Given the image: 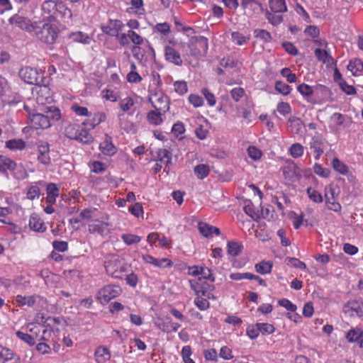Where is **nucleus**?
Wrapping results in <instances>:
<instances>
[{
    "label": "nucleus",
    "instance_id": "obj_25",
    "mask_svg": "<svg viewBox=\"0 0 363 363\" xmlns=\"http://www.w3.org/2000/svg\"><path fill=\"white\" fill-rule=\"evenodd\" d=\"M172 153L170 150L167 148H159L156 151V161L168 166L172 164Z\"/></svg>",
    "mask_w": 363,
    "mask_h": 363
},
{
    "label": "nucleus",
    "instance_id": "obj_43",
    "mask_svg": "<svg viewBox=\"0 0 363 363\" xmlns=\"http://www.w3.org/2000/svg\"><path fill=\"white\" fill-rule=\"evenodd\" d=\"M273 264L269 261H262L255 264L256 272L261 274H269L272 272Z\"/></svg>",
    "mask_w": 363,
    "mask_h": 363
},
{
    "label": "nucleus",
    "instance_id": "obj_42",
    "mask_svg": "<svg viewBox=\"0 0 363 363\" xmlns=\"http://www.w3.org/2000/svg\"><path fill=\"white\" fill-rule=\"evenodd\" d=\"M122 289L119 286L108 284L99 291V295H120Z\"/></svg>",
    "mask_w": 363,
    "mask_h": 363
},
{
    "label": "nucleus",
    "instance_id": "obj_49",
    "mask_svg": "<svg viewBox=\"0 0 363 363\" xmlns=\"http://www.w3.org/2000/svg\"><path fill=\"white\" fill-rule=\"evenodd\" d=\"M306 193L308 196V198L312 201L317 203H320L323 202V196L321 195V194L319 191H316L313 188H312L311 186L308 187L306 189Z\"/></svg>",
    "mask_w": 363,
    "mask_h": 363
},
{
    "label": "nucleus",
    "instance_id": "obj_15",
    "mask_svg": "<svg viewBox=\"0 0 363 363\" xmlns=\"http://www.w3.org/2000/svg\"><path fill=\"white\" fill-rule=\"evenodd\" d=\"M207 280H203L201 278H199L196 281H191V285L194 289L196 295H209V294L213 290L214 286L211 284L206 283Z\"/></svg>",
    "mask_w": 363,
    "mask_h": 363
},
{
    "label": "nucleus",
    "instance_id": "obj_30",
    "mask_svg": "<svg viewBox=\"0 0 363 363\" xmlns=\"http://www.w3.org/2000/svg\"><path fill=\"white\" fill-rule=\"evenodd\" d=\"M155 324L160 330L167 333L176 332L181 326L179 323H172L168 318L166 321L156 322Z\"/></svg>",
    "mask_w": 363,
    "mask_h": 363
},
{
    "label": "nucleus",
    "instance_id": "obj_52",
    "mask_svg": "<svg viewBox=\"0 0 363 363\" xmlns=\"http://www.w3.org/2000/svg\"><path fill=\"white\" fill-rule=\"evenodd\" d=\"M277 13H273L272 11H267L266 18L268 21L273 26H278L283 21V17Z\"/></svg>",
    "mask_w": 363,
    "mask_h": 363
},
{
    "label": "nucleus",
    "instance_id": "obj_34",
    "mask_svg": "<svg viewBox=\"0 0 363 363\" xmlns=\"http://www.w3.org/2000/svg\"><path fill=\"white\" fill-rule=\"evenodd\" d=\"M128 114L118 113V125L126 132L132 130L135 128V124L129 119Z\"/></svg>",
    "mask_w": 363,
    "mask_h": 363
},
{
    "label": "nucleus",
    "instance_id": "obj_31",
    "mask_svg": "<svg viewBox=\"0 0 363 363\" xmlns=\"http://www.w3.org/2000/svg\"><path fill=\"white\" fill-rule=\"evenodd\" d=\"M126 79L130 84H138L143 81V77L138 73L137 66L133 62L130 63V72L126 75Z\"/></svg>",
    "mask_w": 363,
    "mask_h": 363
},
{
    "label": "nucleus",
    "instance_id": "obj_22",
    "mask_svg": "<svg viewBox=\"0 0 363 363\" xmlns=\"http://www.w3.org/2000/svg\"><path fill=\"white\" fill-rule=\"evenodd\" d=\"M28 226L30 230L40 233L45 232L47 228L43 220L36 213H33L30 216Z\"/></svg>",
    "mask_w": 363,
    "mask_h": 363
},
{
    "label": "nucleus",
    "instance_id": "obj_57",
    "mask_svg": "<svg viewBox=\"0 0 363 363\" xmlns=\"http://www.w3.org/2000/svg\"><path fill=\"white\" fill-rule=\"evenodd\" d=\"M331 121L337 127L344 126L346 121V116L340 113H334L330 117Z\"/></svg>",
    "mask_w": 363,
    "mask_h": 363
},
{
    "label": "nucleus",
    "instance_id": "obj_59",
    "mask_svg": "<svg viewBox=\"0 0 363 363\" xmlns=\"http://www.w3.org/2000/svg\"><path fill=\"white\" fill-rule=\"evenodd\" d=\"M201 94L204 96L209 106H214L216 105V96L208 88H203Z\"/></svg>",
    "mask_w": 363,
    "mask_h": 363
},
{
    "label": "nucleus",
    "instance_id": "obj_11",
    "mask_svg": "<svg viewBox=\"0 0 363 363\" xmlns=\"http://www.w3.org/2000/svg\"><path fill=\"white\" fill-rule=\"evenodd\" d=\"M57 6L58 4L53 0H45L43 1L41 5V11L44 18H46L50 22L56 21L57 19L56 16Z\"/></svg>",
    "mask_w": 363,
    "mask_h": 363
},
{
    "label": "nucleus",
    "instance_id": "obj_41",
    "mask_svg": "<svg viewBox=\"0 0 363 363\" xmlns=\"http://www.w3.org/2000/svg\"><path fill=\"white\" fill-rule=\"evenodd\" d=\"M250 39V35H244L238 31H233L231 33V40L233 43L237 45H243L248 43Z\"/></svg>",
    "mask_w": 363,
    "mask_h": 363
},
{
    "label": "nucleus",
    "instance_id": "obj_54",
    "mask_svg": "<svg viewBox=\"0 0 363 363\" xmlns=\"http://www.w3.org/2000/svg\"><path fill=\"white\" fill-rule=\"evenodd\" d=\"M199 270H200L199 275L201 276L200 278L202 279V281L208 280V281H210L211 283L214 282L215 277L211 273V270L209 268H208L206 266H201Z\"/></svg>",
    "mask_w": 363,
    "mask_h": 363
},
{
    "label": "nucleus",
    "instance_id": "obj_37",
    "mask_svg": "<svg viewBox=\"0 0 363 363\" xmlns=\"http://www.w3.org/2000/svg\"><path fill=\"white\" fill-rule=\"evenodd\" d=\"M26 146V142L21 138L9 140L5 143V147L11 150H23Z\"/></svg>",
    "mask_w": 363,
    "mask_h": 363
},
{
    "label": "nucleus",
    "instance_id": "obj_35",
    "mask_svg": "<svg viewBox=\"0 0 363 363\" xmlns=\"http://www.w3.org/2000/svg\"><path fill=\"white\" fill-rule=\"evenodd\" d=\"M94 356L98 363H105L111 358V353L107 347L100 346L96 350Z\"/></svg>",
    "mask_w": 363,
    "mask_h": 363
},
{
    "label": "nucleus",
    "instance_id": "obj_16",
    "mask_svg": "<svg viewBox=\"0 0 363 363\" xmlns=\"http://www.w3.org/2000/svg\"><path fill=\"white\" fill-rule=\"evenodd\" d=\"M89 118H86L82 122V125L89 129H94L100 123L104 122L107 117L104 112L98 111L93 115H89Z\"/></svg>",
    "mask_w": 363,
    "mask_h": 363
},
{
    "label": "nucleus",
    "instance_id": "obj_63",
    "mask_svg": "<svg viewBox=\"0 0 363 363\" xmlns=\"http://www.w3.org/2000/svg\"><path fill=\"white\" fill-rule=\"evenodd\" d=\"M254 35L255 38L263 40L265 42H269L272 38L270 33L264 29L255 30Z\"/></svg>",
    "mask_w": 363,
    "mask_h": 363
},
{
    "label": "nucleus",
    "instance_id": "obj_36",
    "mask_svg": "<svg viewBox=\"0 0 363 363\" xmlns=\"http://www.w3.org/2000/svg\"><path fill=\"white\" fill-rule=\"evenodd\" d=\"M270 11L273 13H284L287 11L285 0H269Z\"/></svg>",
    "mask_w": 363,
    "mask_h": 363
},
{
    "label": "nucleus",
    "instance_id": "obj_17",
    "mask_svg": "<svg viewBox=\"0 0 363 363\" xmlns=\"http://www.w3.org/2000/svg\"><path fill=\"white\" fill-rule=\"evenodd\" d=\"M99 150L106 156H113L117 152V147L113 145L112 137L105 134L104 139L99 144Z\"/></svg>",
    "mask_w": 363,
    "mask_h": 363
},
{
    "label": "nucleus",
    "instance_id": "obj_9",
    "mask_svg": "<svg viewBox=\"0 0 363 363\" xmlns=\"http://www.w3.org/2000/svg\"><path fill=\"white\" fill-rule=\"evenodd\" d=\"M37 160L40 164L48 166L51 164V157L50 155V145L48 143L40 141L37 145Z\"/></svg>",
    "mask_w": 363,
    "mask_h": 363
},
{
    "label": "nucleus",
    "instance_id": "obj_7",
    "mask_svg": "<svg viewBox=\"0 0 363 363\" xmlns=\"http://www.w3.org/2000/svg\"><path fill=\"white\" fill-rule=\"evenodd\" d=\"M327 143V140L321 134L318 133L312 137L309 145L315 160H318L323 154L324 148Z\"/></svg>",
    "mask_w": 363,
    "mask_h": 363
},
{
    "label": "nucleus",
    "instance_id": "obj_18",
    "mask_svg": "<svg viewBox=\"0 0 363 363\" xmlns=\"http://www.w3.org/2000/svg\"><path fill=\"white\" fill-rule=\"evenodd\" d=\"M345 338L348 342H356L360 348H363V330L361 328H351L346 332Z\"/></svg>",
    "mask_w": 363,
    "mask_h": 363
},
{
    "label": "nucleus",
    "instance_id": "obj_40",
    "mask_svg": "<svg viewBox=\"0 0 363 363\" xmlns=\"http://www.w3.org/2000/svg\"><path fill=\"white\" fill-rule=\"evenodd\" d=\"M331 164L333 168L342 175H347L349 173V167L346 164L340 160L337 157H334Z\"/></svg>",
    "mask_w": 363,
    "mask_h": 363
},
{
    "label": "nucleus",
    "instance_id": "obj_6",
    "mask_svg": "<svg viewBox=\"0 0 363 363\" xmlns=\"http://www.w3.org/2000/svg\"><path fill=\"white\" fill-rule=\"evenodd\" d=\"M148 100L152 106L157 111L167 112L169 110V97L162 92L150 94Z\"/></svg>",
    "mask_w": 363,
    "mask_h": 363
},
{
    "label": "nucleus",
    "instance_id": "obj_19",
    "mask_svg": "<svg viewBox=\"0 0 363 363\" xmlns=\"http://www.w3.org/2000/svg\"><path fill=\"white\" fill-rule=\"evenodd\" d=\"M0 361L2 363H20L21 357L9 348L0 345Z\"/></svg>",
    "mask_w": 363,
    "mask_h": 363
},
{
    "label": "nucleus",
    "instance_id": "obj_39",
    "mask_svg": "<svg viewBox=\"0 0 363 363\" xmlns=\"http://www.w3.org/2000/svg\"><path fill=\"white\" fill-rule=\"evenodd\" d=\"M314 55L318 61L322 62L324 64L330 63L333 60V58L326 50L316 48L314 50Z\"/></svg>",
    "mask_w": 363,
    "mask_h": 363
},
{
    "label": "nucleus",
    "instance_id": "obj_5",
    "mask_svg": "<svg viewBox=\"0 0 363 363\" xmlns=\"http://www.w3.org/2000/svg\"><path fill=\"white\" fill-rule=\"evenodd\" d=\"M190 55L194 57H204L208 50V40L204 36H193L188 43Z\"/></svg>",
    "mask_w": 363,
    "mask_h": 363
},
{
    "label": "nucleus",
    "instance_id": "obj_2",
    "mask_svg": "<svg viewBox=\"0 0 363 363\" xmlns=\"http://www.w3.org/2000/svg\"><path fill=\"white\" fill-rule=\"evenodd\" d=\"M19 76L26 83L40 86L37 96V101L39 104H44L50 102L51 96L48 86L50 78L45 77V72H40L31 67H25L19 71Z\"/></svg>",
    "mask_w": 363,
    "mask_h": 363
},
{
    "label": "nucleus",
    "instance_id": "obj_56",
    "mask_svg": "<svg viewBox=\"0 0 363 363\" xmlns=\"http://www.w3.org/2000/svg\"><path fill=\"white\" fill-rule=\"evenodd\" d=\"M194 303L201 311L206 310L210 306L208 300L204 298V296H196Z\"/></svg>",
    "mask_w": 363,
    "mask_h": 363
},
{
    "label": "nucleus",
    "instance_id": "obj_28",
    "mask_svg": "<svg viewBox=\"0 0 363 363\" xmlns=\"http://www.w3.org/2000/svg\"><path fill=\"white\" fill-rule=\"evenodd\" d=\"M56 16L60 17L64 23H69L72 18V12L67 6L63 4H58L56 11Z\"/></svg>",
    "mask_w": 363,
    "mask_h": 363
},
{
    "label": "nucleus",
    "instance_id": "obj_46",
    "mask_svg": "<svg viewBox=\"0 0 363 363\" xmlns=\"http://www.w3.org/2000/svg\"><path fill=\"white\" fill-rule=\"evenodd\" d=\"M194 172L199 179H203L209 174L210 169L208 165L201 164L194 167Z\"/></svg>",
    "mask_w": 363,
    "mask_h": 363
},
{
    "label": "nucleus",
    "instance_id": "obj_1",
    "mask_svg": "<svg viewBox=\"0 0 363 363\" xmlns=\"http://www.w3.org/2000/svg\"><path fill=\"white\" fill-rule=\"evenodd\" d=\"M79 217L84 220L90 221L88 224V232L90 234L101 238L108 237L111 234L112 224L110 222V216L107 213L90 207L82 210Z\"/></svg>",
    "mask_w": 363,
    "mask_h": 363
},
{
    "label": "nucleus",
    "instance_id": "obj_45",
    "mask_svg": "<svg viewBox=\"0 0 363 363\" xmlns=\"http://www.w3.org/2000/svg\"><path fill=\"white\" fill-rule=\"evenodd\" d=\"M174 91L179 96H184L188 92L187 82L184 80H177L173 83Z\"/></svg>",
    "mask_w": 363,
    "mask_h": 363
},
{
    "label": "nucleus",
    "instance_id": "obj_12",
    "mask_svg": "<svg viewBox=\"0 0 363 363\" xmlns=\"http://www.w3.org/2000/svg\"><path fill=\"white\" fill-rule=\"evenodd\" d=\"M164 57L167 62L176 66L180 67L183 65V60L179 52L170 45L164 46Z\"/></svg>",
    "mask_w": 363,
    "mask_h": 363
},
{
    "label": "nucleus",
    "instance_id": "obj_55",
    "mask_svg": "<svg viewBox=\"0 0 363 363\" xmlns=\"http://www.w3.org/2000/svg\"><path fill=\"white\" fill-rule=\"evenodd\" d=\"M330 94V89L325 85L317 84L314 86V94L320 95L323 99H327Z\"/></svg>",
    "mask_w": 363,
    "mask_h": 363
},
{
    "label": "nucleus",
    "instance_id": "obj_50",
    "mask_svg": "<svg viewBox=\"0 0 363 363\" xmlns=\"http://www.w3.org/2000/svg\"><path fill=\"white\" fill-rule=\"evenodd\" d=\"M45 116L49 117L52 123V121H57L61 118L60 110L57 107H48Z\"/></svg>",
    "mask_w": 363,
    "mask_h": 363
},
{
    "label": "nucleus",
    "instance_id": "obj_8",
    "mask_svg": "<svg viewBox=\"0 0 363 363\" xmlns=\"http://www.w3.org/2000/svg\"><path fill=\"white\" fill-rule=\"evenodd\" d=\"M105 267L106 272L109 275L118 279L123 277V273L125 271V267L123 263L118 259L108 261L106 262Z\"/></svg>",
    "mask_w": 363,
    "mask_h": 363
},
{
    "label": "nucleus",
    "instance_id": "obj_10",
    "mask_svg": "<svg viewBox=\"0 0 363 363\" xmlns=\"http://www.w3.org/2000/svg\"><path fill=\"white\" fill-rule=\"evenodd\" d=\"M9 23L14 25L16 27L28 31L31 33L34 27V22L32 23L30 20L25 16L18 13L14 14L9 18Z\"/></svg>",
    "mask_w": 363,
    "mask_h": 363
},
{
    "label": "nucleus",
    "instance_id": "obj_3",
    "mask_svg": "<svg viewBox=\"0 0 363 363\" xmlns=\"http://www.w3.org/2000/svg\"><path fill=\"white\" fill-rule=\"evenodd\" d=\"M59 33V28L50 21H35L31 33L42 43L52 45L56 42Z\"/></svg>",
    "mask_w": 363,
    "mask_h": 363
},
{
    "label": "nucleus",
    "instance_id": "obj_61",
    "mask_svg": "<svg viewBox=\"0 0 363 363\" xmlns=\"http://www.w3.org/2000/svg\"><path fill=\"white\" fill-rule=\"evenodd\" d=\"M313 171L317 175L323 178H328L330 174V169L324 168L319 163H315L313 165Z\"/></svg>",
    "mask_w": 363,
    "mask_h": 363
},
{
    "label": "nucleus",
    "instance_id": "obj_48",
    "mask_svg": "<svg viewBox=\"0 0 363 363\" xmlns=\"http://www.w3.org/2000/svg\"><path fill=\"white\" fill-rule=\"evenodd\" d=\"M274 88L277 92L284 96L289 95L292 90V88L289 84L282 81H277L274 85Z\"/></svg>",
    "mask_w": 363,
    "mask_h": 363
},
{
    "label": "nucleus",
    "instance_id": "obj_44",
    "mask_svg": "<svg viewBox=\"0 0 363 363\" xmlns=\"http://www.w3.org/2000/svg\"><path fill=\"white\" fill-rule=\"evenodd\" d=\"M289 152L293 158H299L303 155L304 147L299 143H295L289 147Z\"/></svg>",
    "mask_w": 363,
    "mask_h": 363
},
{
    "label": "nucleus",
    "instance_id": "obj_20",
    "mask_svg": "<svg viewBox=\"0 0 363 363\" xmlns=\"http://www.w3.org/2000/svg\"><path fill=\"white\" fill-rule=\"evenodd\" d=\"M230 278L232 280L240 281L242 279H247L251 281H255L258 283L260 286H265L266 283L264 279H262L259 276L253 274L250 272H234L231 273L230 275Z\"/></svg>",
    "mask_w": 363,
    "mask_h": 363
},
{
    "label": "nucleus",
    "instance_id": "obj_47",
    "mask_svg": "<svg viewBox=\"0 0 363 363\" xmlns=\"http://www.w3.org/2000/svg\"><path fill=\"white\" fill-rule=\"evenodd\" d=\"M228 255L236 257L242 251V245L237 242L228 241L227 243Z\"/></svg>",
    "mask_w": 363,
    "mask_h": 363
},
{
    "label": "nucleus",
    "instance_id": "obj_23",
    "mask_svg": "<svg viewBox=\"0 0 363 363\" xmlns=\"http://www.w3.org/2000/svg\"><path fill=\"white\" fill-rule=\"evenodd\" d=\"M198 229L200 233L205 238L211 237L213 235H219L220 234V230L218 228L204 222H199L198 223Z\"/></svg>",
    "mask_w": 363,
    "mask_h": 363
},
{
    "label": "nucleus",
    "instance_id": "obj_13",
    "mask_svg": "<svg viewBox=\"0 0 363 363\" xmlns=\"http://www.w3.org/2000/svg\"><path fill=\"white\" fill-rule=\"evenodd\" d=\"M120 111L118 113L128 114L132 116L136 110V100L132 96H128L121 99L118 101Z\"/></svg>",
    "mask_w": 363,
    "mask_h": 363
},
{
    "label": "nucleus",
    "instance_id": "obj_60",
    "mask_svg": "<svg viewBox=\"0 0 363 363\" xmlns=\"http://www.w3.org/2000/svg\"><path fill=\"white\" fill-rule=\"evenodd\" d=\"M101 96L103 99L111 102L118 101V94L112 89H105L102 90Z\"/></svg>",
    "mask_w": 363,
    "mask_h": 363
},
{
    "label": "nucleus",
    "instance_id": "obj_29",
    "mask_svg": "<svg viewBox=\"0 0 363 363\" xmlns=\"http://www.w3.org/2000/svg\"><path fill=\"white\" fill-rule=\"evenodd\" d=\"M68 38L72 42L82 44H89L91 41V38L89 34L82 31L72 32L68 35Z\"/></svg>",
    "mask_w": 363,
    "mask_h": 363
},
{
    "label": "nucleus",
    "instance_id": "obj_24",
    "mask_svg": "<svg viewBox=\"0 0 363 363\" xmlns=\"http://www.w3.org/2000/svg\"><path fill=\"white\" fill-rule=\"evenodd\" d=\"M46 202L50 204H55L56 199L60 195V189L55 183H49L46 187Z\"/></svg>",
    "mask_w": 363,
    "mask_h": 363
},
{
    "label": "nucleus",
    "instance_id": "obj_32",
    "mask_svg": "<svg viewBox=\"0 0 363 363\" xmlns=\"http://www.w3.org/2000/svg\"><path fill=\"white\" fill-rule=\"evenodd\" d=\"M17 167L16 162L5 155H0V172L13 171Z\"/></svg>",
    "mask_w": 363,
    "mask_h": 363
},
{
    "label": "nucleus",
    "instance_id": "obj_33",
    "mask_svg": "<svg viewBox=\"0 0 363 363\" xmlns=\"http://www.w3.org/2000/svg\"><path fill=\"white\" fill-rule=\"evenodd\" d=\"M297 91L307 101L315 104V101L311 100V96L314 94V86L303 83L297 86Z\"/></svg>",
    "mask_w": 363,
    "mask_h": 363
},
{
    "label": "nucleus",
    "instance_id": "obj_51",
    "mask_svg": "<svg viewBox=\"0 0 363 363\" xmlns=\"http://www.w3.org/2000/svg\"><path fill=\"white\" fill-rule=\"evenodd\" d=\"M16 302L20 306H33L35 303V296H16Z\"/></svg>",
    "mask_w": 363,
    "mask_h": 363
},
{
    "label": "nucleus",
    "instance_id": "obj_27",
    "mask_svg": "<svg viewBox=\"0 0 363 363\" xmlns=\"http://www.w3.org/2000/svg\"><path fill=\"white\" fill-rule=\"evenodd\" d=\"M344 311L345 313L354 312L357 316L361 317L363 315V302L350 301L345 306Z\"/></svg>",
    "mask_w": 363,
    "mask_h": 363
},
{
    "label": "nucleus",
    "instance_id": "obj_64",
    "mask_svg": "<svg viewBox=\"0 0 363 363\" xmlns=\"http://www.w3.org/2000/svg\"><path fill=\"white\" fill-rule=\"evenodd\" d=\"M277 111L282 116H286L291 113V107L287 102H279L277 106Z\"/></svg>",
    "mask_w": 363,
    "mask_h": 363
},
{
    "label": "nucleus",
    "instance_id": "obj_58",
    "mask_svg": "<svg viewBox=\"0 0 363 363\" xmlns=\"http://www.w3.org/2000/svg\"><path fill=\"white\" fill-rule=\"evenodd\" d=\"M121 238L123 242L128 245L138 243L141 240V238L140 236L130 233L123 234L121 235Z\"/></svg>",
    "mask_w": 363,
    "mask_h": 363
},
{
    "label": "nucleus",
    "instance_id": "obj_14",
    "mask_svg": "<svg viewBox=\"0 0 363 363\" xmlns=\"http://www.w3.org/2000/svg\"><path fill=\"white\" fill-rule=\"evenodd\" d=\"M30 123L33 128L47 129L52 126V123L48 116L41 113H33L30 116Z\"/></svg>",
    "mask_w": 363,
    "mask_h": 363
},
{
    "label": "nucleus",
    "instance_id": "obj_21",
    "mask_svg": "<svg viewBox=\"0 0 363 363\" xmlns=\"http://www.w3.org/2000/svg\"><path fill=\"white\" fill-rule=\"evenodd\" d=\"M123 27L124 24L121 20L110 19L108 25L103 27L102 30L106 34L113 36L114 34L120 33V31L123 30Z\"/></svg>",
    "mask_w": 363,
    "mask_h": 363
},
{
    "label": "nucleus",
    "instance_id": "obj_53",
    "mask_svg": "<svg viewBox=\"0 0 363 363\" xmlns=\"http://www.w3.org/2000/svg\"><path fill=\"white\" fill-rule=\"evenodd\" d=\"M258 330L263 335H268L272 334L275 331V328L273 325L267 323H257Z\"/></svg>",
    "mask_w": 363,
    "mask_h": 363
},
{
    "label": "nucleus",
    "instance_id": "obj_26",
    "mask_svg": "<svg viewBox=\"0 0 363 363\" xmlns=\"http://www.w3.org/2000/svg\"><path fill=\"white\" fill-rule=\"evenodd\" d=\"M167 112L154 110L150 111L147 113V120L150 125H159L162 123V116Z\"/></svg>",
    "mask_w": 363,
    "mask_h": 363
},
{
    "label": "nucleus",
    "instance_id": "obj_4",
    "mask_svg": "<svg viewBox=\"0 0 363 363\" xmlns=\"http://www.w3.org/2000/svg\"><path fill=\"white\" fill-rule=\"evenodd\" d=\"M64 135L69 140H77L83 144H91L94 142L93 135L89 130L74 123H68L64 130Z\"/></svg>",
    "mask_w": 363,
    "mask_h": 363
},
{
    "label": "nucleus",
    "instance_id": "obj_38",
    "mask_svg": "<svg viewBox=\"0 0 363 363\" xmlns=\"http://www.w3.org/2000/svg\"><path fill=\"white\" fill-rule=\"evenodd\" d=\"M347 69L352 72L354 76L363 75V61L359 59H355L350 61L347 65Z\"/></svg>",
    "mask_w": 363,
    "mask_h": 363
},
{
    "label": "nucleus",
    "instance_id": "obj_62",
    "mask_svg": "<svg viewBox=\"0 0 363 363\" xmlns=\"http://www.w3.org/2000/svg\"><path fill=\"white\" fill-rule=\"evenodd\" d=\"M128 35L129 39L135 45L139 46V45H141L143 44V43H144L143 38L140 35L135 33L134 30H128Z\"/></svg>",
    "mask_w": 363,
    "mask_h": 363
}]
</instances>
